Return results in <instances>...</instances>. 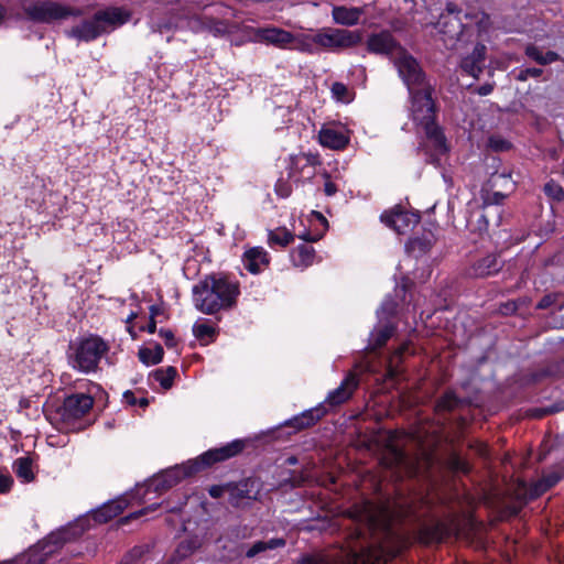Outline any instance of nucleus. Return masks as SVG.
<instances>
[{"label": "nucleus", "instance_id": "obj_25", "mask_svg": "<svg viewBox=\"0 0 564 564\" xmlns=\"http://www.w3.org/2000/svg\"><path fill=\"white\" fill-rule=\"evenodd\" d=\"M364 14L361 8L352 7L347 8L344 6L334 7L332 10L333 20L337 24L352 26L359 22L360 17Z\"/></svg>", "mask_w": 564, "mask_h": 564}, {"label": "nucleus", "instance_id": "obj_45", "mask_svg": "<svg viewBox=\"0 0 564 564\" xmlns=\"http://www.w3.org/2000/svg\"><path fill=\"white\" fill-rule=\"evenodd\" d=\"M228 535L232 539H246L249 536L248 528L247 527H235L228 530Z\"/></svg>", "mask_w": 564, "mask_h": 564}, {"label": "nucleus", "instance_id": "obj_62", "mask_svg": "<svg viewBox=\"0 0 564 564\" xmlns=\"http://www.w3.org/2000/svg\"><path fill=\"white\" fill-rule=\"evenodd\" d=\"M137 404L140 405L141 408H145L149 404V401L145 398H141L138 400Z\"/></svg>", "mask_w": 564, "mask_h": 564}, {"label": "nucleus", "instance_id": "obj_36", "mask_svg": "<svg viewBox=\"0 0 564 564\" xmlns=\"http://www.w3.org/2000/svg\"><path fill=\"white\" fill-rule=\"evenodd\" d=\"M294 240V235L285 228L270 230L268 234V242L270 246L285 247Z\"/></svg>", "mask_w": 564, "mask_h": 564}, {"label": "nucleus", "instance_id": "obj_30", "mask_svg": "<svg viewBox=\"0 0 564 564\" xmlns=\"http://www.w3.org/2000/svg\"><path fill=\"white\" fill-rule=\"evenodd\" d=\"M291 258L295 267L306 268L313 263L314 249L307 243H302L292 250Z\"/></svg>", "mask_w": 564, "mask_h": 564}, {"label": "nucleus", "instance_id": "obj_18", "mask_svg": "<svg viewBox=\"0 0 564 564\" xmlns=\"http://www.w3.org/2000/svg\"><path fill=\"white\" fill-rule=\"evenodd\" d=\"M486 55V46L484 44H477L471 54L466 56L462 61V69L468 75L478 78L482 70Z\"/></svg>", "mask_w": 564, "mask_h": 564}, {"label": "nucleus", "instance_id": "obj_7", "mask_svg": "<svg viewBox=\"0 0 564 564\" xmlns=\"http://www.w3.org/2000/svg\"><path fill=\"white\" fill-rule=\"evenodd\" d=\"M22 10L29 20L37 23H53L83 14L80 9L48 0H23Z\"/></svg>", "mask_w": 564, "mask_h": 564}, {"label": "nucleus", "instance_id": "obj_43", "mask_svg": "<svg viewBox=\"0 0 564 564\" xmlns=\"http://www.w3.org/2000/svg\"><path fill=\"white\" fill-rule=\"evenodd\" d=\"M543 73V69L541 68H535V67H532V68H523V69H520V72L518 73L517 75V79L520 80V82H525L528 80L530 77H540Z\"/></svg>", "mask_w": 564, "mask_h": 564}, {"label": "nucleus", "instance_id": "obj_58", "mask_svg": "<svg viewBox=\"0 0 564 564\" xmlns=\"http://www.w3.org/2000/svg\"><path fill=\"white\" fill-rule=\"evenodd\" d=\"M492 90H494L492 84H484L477 88V93L480 96H487V95L491 94Z\"/></svg>", "mask_w": 564, "mask_h": 564}, {"label": "nucleus", "instance_id": "obj_57", "mask_svg": "<svg viewBox=\"0 0 564 564\" xmlns=\"http://www.w3.org/2000/svg\"><path fill=\"white\" fill-rule=\"evenodd\" d=\"M123 401L129 405H137L138 399L134 397V393L131 391H126L123 393Z\"/></svg>", "mask_w": 564, "mask_h": 564}, {"label": "nucleus", "instance_id": "obj_14", "mask_svg": "<svg viewBox=\"0 0 564 564\" xmlns=\"http://www.w3.org/2000/svg\"><path fill=\"white\" fill-rule=\"evenodd\" d=\"M256 37L259 42L289 50L292 40V33L275 26L260 28L256 31Z\"/></svg>", "mask_w": 564, "mask_h": 564}, {"label": "nucleus", "instance_id": "obj_15", "mask_svg": "<svg viewBox=\"0 0 564 564\" xmlns=\"http://www.w3.org/2000/svg\"><path fill=\"white\" fill-rule=\"evenodd\" d=\"M502 268V261L497 254L490 253L476 260L467 270L470 278H486L498 273Z\"/></svg>", "mask_w": 564, "mask_h": 564}, {"label": "nucleus", "instance_id": "obj_32", "mask_svg": "<svg viewBox=\"0 0 564 564\" xmlns=\"http://www.w3.org/2000/svg\"><path fill=\"white\" fill-rule=\"evenodd\" d=\"M13 470L24 482H30L34 479L32 459L30 457H20L15 459L13 463Z\"/></svg>", "mask_w": 564, "mask_h": 564}, {"label": "nucleus", "instance_id": "obj_2", "mask_svg": "<svg viewBox=\"0 0 564 564\" xmlns=\"http://www.w3.org/2000/svg\"><path fill=\"white\" fill-rule=\"evenodd\" d=\"M393 64L409 91L412 120L421 126L427 140L438 154L447 152L446 138L436 124V105L434 85L426 77L419 62L405 50H397Z\"/></svg>", "mask_w": 564, "mask_h": 564}, {"label": "nucleus", "instance_id": "obj_38", "mask_svg": "<svg viewBox=\"0 0 564 564\" xmlns=\"http://www.w3.org/2000/svg\"><path fill=\"white\" fill-rule=\"evenodd\" d=\"M427 540L440 542L449 533L448 528L443 522H435L431 528L426 529Z\"/></svg>", "mask_w": 564, "mask_h": 564}, {"label": "nucleus", "instance_id": "obj_13", "mask_svg": "<svg viewBox=\"0 0 564 564\" xmlns=\"http://www.w3.org/2000/svg\"><path fill=\"white\" fill-rule=\"evenodd\" d=\"M380 219L398 235H405L420 223V215L404 210L401 207H394L389 212H384Z\"/></svg>", "mask_w": 564, "mask_h": 564}, {"label": "nucleus", "instance_id": "obj_64", "mask_svg": "<svg viewBox=\"0 0 564 564\" xmlns=\"http://www.w3.org/2000/svg\"><path fill=\"white\" fill-rule=\"evenodd\" d=\"M301 238H302L305 242H308V241H315V240H316L315 238H312L310 235H306V234H303V236H301Z\"/></svg>", "mask_w": 564, "mask_h": 564}, {"label": "nucleus", "instance_id": "obj_49", "mask_svg": "<svg viewBox=\"0 0 564 564\" xmlns=\"http://www.w3.org/2000/svg\"><path fill=\"white\" fill-rule=\"evenodd\" d=\"M160 336L164 339V343L167 347H174L175 346V338L174 334L170 329H160L159 332Z\"/></svg>", "mask_w": 564, "mask_h": 564}, {"label": "nucleus", "instance_id": "obj_53", "mask_svg": "<svg viewBox=\"0 0 564 564\" xmlns=\"http://www.w3.org/2000/svg\"><path fill=\"white\" fill-rule=\"evenodd\" d=\"M517 310H518V303L516 301H510V302L503 304L500 308V311L503 314H513L517 312Z\"/></svg>", "mask_w": 564, "mask_h": 564}, {"label": "nucleus", "instance_id": "obj_42", "mask_svg": "<svg viewBox=\"0 0 564 564\" xmlns=\"http://www.w3.org/2000/svg\"><path fill=\"white\" fill-rule=\"evenodd\" d=\"M332 94L339 101H347L348 89L343 83H334L332 85Z\"/></svg>", "mask_w": 564, "mask_h": 564}, {"label": "nucleus", "instance_id": "obj_33", "mask_svg": "<svg viewBox=\"0 0 564 564\" xmlns=\"http://www.w3.org/2000/svg\"><path fill=\"white\" fill-rule=\"evenodd\" d=\"M138 355L144 365H156L162 361L164 350L161 345L155 344L153 348H141Z\"/></svg>", "mask_w": 564, "mask_h": 564}, {"label": "nucleus", "instance_id": "obj_17", "mask_svg": "<svg viewBox=\"0 0 564 564\" xmlns=\"http://www.w3.org/2000/svg\"><path fill=\"white\" fill-rule=\"evenodd\" d=\"M358 384V377L352 372L348 373L340 386L328 393L326 402L332 406L343 404L350 399Z\"/></svg>", "mask_w": 564, "mask_h": 564}, {"label": "nucleus", "instance_id": "obj_10", "mask_svg": "<svg viewBox=\"0 0 564 564\" xmlns=\"http://www.w3.org/2000/svg\"><path fill=\"white\" fill-rule=\"evenodd\" d=\"M318 51L339 52L356 46L361 41L359 32L346 29H322L317 31Z\"/></svg>", "mask_w": 564, "mask_h": 564}, {"label": "nucleus", "instance_id": "obj_20", "mask_svg": "<svg viewBox=\"0 0 564 564\" xmlns=\"http://www.w3.org/2000/svg\"><path fill=\"white\" fill-rule=\"evenodd\" d=\"M270 262L268 252L261 247H254L243 254L245 268L251 273H259Z\"/></svg>", "mask_w": 564, "mask_h": 564}, {"label": "nucleus", "instance_id": "obj_4", "mask_svg": "<svg viewBox=\"0 0 564 564\" xmlns=\"http://www.w3.org/2000/svg\"><path fill=\"white\" fill-rule=\"evenodd\" d=\"M243 448L245 443L236 440L221 447L209 449L196 459L167 468L155 475L149 481L148 487L155 492H164L185 477L193 476L215 463L229 459L239 454Z\"/></svg>", "mask_w": 564, "mask_h": 564}, {"label": "nucleus", "instance_id": "obj_34", "mask_svg": "<svg viewBox=\"0 0 564 564\" xmlns=\"http://www.w3.org/2000/svg\"><path fill=\"white\" fill-rule=\"evenodd\" d=\"M176 369L172 366L166 368H159L151 373V377L158 381L163 389H170L176 377Z\"/></svg>", "mask_w": 564, "mask_h": 564}, {"label": "nucleus", "instance_id": "obj_51", "mask_svg": "<svg viewBox=\"0 0 564 564\" xmlns=\"http://www.w3.org/2000/svg\"><path fill=\"white\" fill-rule=\"evenodd\" d=\"M155 314H156L155 306H151V318H150V322L147 325V327L142 328L143 330H147L150 334H153L156 330V322L154 319Z\"/></svg>", "mask_w": 564, "mask_h": 564}, {"label": "nucleus", "instance_id": "obj_23", "mask_svg": "<svg viewBox=\"0 0 564 564\" xmlns=\"http://www.w3.org/2000/svg\"><path fill=\"white\" fill-rule=\"evenodd\" d=\"M318 163V158L311 153L291 155L289 176L299 180L304 175L305 169H313Z\"/></svg>", "mask_w": 564, "mask_h": 564}, {"label": "nucleus", "instance_id": "obj_24", "mask_svg": "<svg viewBox=\"0 0 564 564\" xmlns=\"http://www.w3.org/2000/svg\"><path fill=\"white\" fill-rule=\"evenodd\" d=\"M507 196V192L495 191L491 188L482 191L484 209L490 212L491 214H495L496 226H499L501 224L499 205L505 200Z\"/></svg>", "mask_w": 564, "mask_h": 564}, {"label": "nucleus", "instance_id": "obj_48", "mask_svg": "<svg viewBox=\"0 0 564 564\" xmlns=\"http://www.w3.org/2000/svg\"><path fill=\"white\" fill-rule=\"evenodd\" d=\"M275 193L282 197V198H286L290 196L291 194V187L289 184L280 181L278 182V184L275 185Z\"/></svg>", "mask_w": 564, "mask_h": 564}, {"label": "nucleus", "instance_id": "obj_28", "mask_svg": "<svg viewBox=\"0 0 564 564\" xmlns=\"http://www.w3.org/2000/svg\"><path fill=\"white\" fill-rule=\"evenodd\" d=\"M564 477V470L558 466V470H553L545 474L532 488L530 496L532 498L539 497L551 487L555 486Z\"/></svg>", "mask_w": 564, "mask_h": 564}, {"label": "nucleus", "instance_id": "obj_1", "mask_svg": "<svg viewBox=\"0 0 564 564\" xmlns=\"http://www.w3.org/2000/svg\"><path fill=\"white\" fill-rule=\"evenodd\" d=\"M356 524V543L351 546L354 557L362 562H377L395 556L404 543L395 528L397 522L414 517L411 503L405 500L392 505H375L365 501L349 511Z\"/></svg>", "mask_w": 564, "mask_h": 564}, {"label": "nucleus", "instance_id": "obj_56", "mask_svg": "<svg viewBox=\"0 0 564 564\" xmlns=\"http://www.w3.org/2000/svg\"><path fill=\"white\" fill-rule=\"evenodd\" d=\"M227 489V487L223 486H212L208 490L209 495L213 498H219L223 496L224 491Z\"/></svg>", "mask_w": 564, "mask_h": 564}, {"label": "nucleus", "instance_id": "obj_11", "mask_svg": "<svg viewBox=\"0 0 564 564\" xmlns=\"http://www.w3.org/2000/svg\"><path fill=\"white\" fill-rule=\"evenodd\" d=\"M94 405V399L85 393H75L66 397L56 409V416L68 429L77 420L85 416Z\"/></svg>", "mask_w": 564, "mask_h": 564}, {"label": "nucleus", "instance_id": "obj_16", "mask_svg": "<svg viewBox=\"0 0 564 564\" xmlns=\"http://www.w3.org/2000/svg\"><path fill=\"white\" fill-rule=\"evenodd\" d=\"M368 50L376 54H387L393 59L397 50H402L394 41L390 32H380L369 36L367 41Z\"/></svg>", "mask_w": 564, "mask_h": 564}, {"label": "nucleus", "instance_id": "obj_21", "mask_svg": "<svg viewBox=\"0 0 564 564\" xmlns=\"http://www.w3.org/2000/svg\"><path fill=\"white\" fill-rule=\"evenodd\" d=\"M253 481L243 480L236 485H230L227 487L229 492L228 502L232 507H241L245 500L256 499V492H252L251 486Z\"/></svg>", "mask_w": 564, "mask_h": 564}, {"label": "nucleus", "instance_id": "obj_29", "mask_svg": "<svg viewBox=\"0 0 564 564\" xmlns=\"http://www.w3.org/2000/svg\"><path fill=\"white\" fill-rule=\"evenodd\" d=\"M394 333V326L391 323H387L383 326L376 328L370 334L369 349L376 350L381 348L392 337Z\"/></svg>", "mask_w": 564, "mask_h": 564}, {"label": "nucleus", "instance_id": "obj_60", "mask_svg": "<svg viewBox=\"0 0 564 564\" xmlns=\"http://www.w3.org/2000/svg\"><path fill=\"white\" fill-rule=\"evenodd\" d=\"M213 31H214L215 34L225 33L226 32V25L223 22H220V21H216V22H214Z\"/></svg>", "mask_w": 564, "mask_h": 564}, {"label": "nucleus", "instance_id": "obj_31", "mask_svg": "<svg viewBox=\"0 0 564 564\" xmlns=\"http://www.w3.org/2000/svg\"><path fill=\"white\" fill-rule=\"evenodd\" d=\"M525 55L540 65H547L560 59V55L556 52L547 51L543 54L538 46L532 44L525 47Z\"/></svg>", "mask_w": 564, "mask_h": 564}, {"label": "nucleus", "instance_id": "obj_61", "mask_svg": "<svg viewBox=\"0 0 564 564\" xmlns=\"http://www.w3.org/2000/svg\"><path fill=\"white\" fill-rule=\"evenodd\" d=\"M456 469H459L464 473H468V467L466 466L465 463H462L459 462L458 459L456 460V466H455Z\"/></svg>", "mask_w": 564, "mask_h": 564}, {"label": "nucleus", "instance_id": "obj_8", "mask_svg": "<svg viewBox=\"0 0 564 564\" xmlns=\"http://www.w3.org/2000/svg\"><path fill=\"white\" fill-rule=\"evenodd\" d=\"M86 521L87 519H79L75 525L51 533L44 541L29 550L25 564H44L61 545L84 532Z\"/></svg>", "mask_w": 564, "mask_h": 564}, {"label": "nucleus", "instance_id": "obj_22", "mask_svg": "<svg viewBox=\"0 0 564 564\" xmlns=\"http://www.w3.org/2000/svg\"><path fill=\"white\" fill-rule=\"evenodd\" d=\"M325 414L326 409L321 404L292 417L286 424L296 430L307 429L318 422Z\"/></svg>", "mask_w": 564, "mask_h": 564}, {"label": "nucleus", "instance_id": "obj_39", "mask_svg": "<svg viewBox=\"0 0 564 564\" xmlns=\"http://www.w3.org/2000/svg\"><path fill=\"white\" fill-rule=\"evenodd\" d=\"M193 333L199 340L212 339L215 336V327L206 323H196Z\"/></svg>", "mask_w": 564, "mask_h": 564}, {"label": "nucleus", "instance_id": "obj_41", "mask_svg": "<svg viewBox=\"0 0 564 564\" xmlns=\"http://www.w3.org/2000/svg\"><path fill=\"white\" fill-rule=\"evenodd\" d=\"M198 547V543L196 541H183L180 543L176 553L181 557H186L192 554Z\"/></svg>", "mask_w": 564, "mask_h": 564}, {"label": "nucleus", "instance_id": "obj_9", "mask_svg": "<svg viewBox=\"0 0 564 564\" xmlns=\"http://www.w3.org/2000/svg\"><path fill=\"white\" fill-rule=\"evenodd\" d=\"M459 13L457 6L449 2L446 4V12L440 17L437 22L438 32L447 48H455L468 31L463 24Z\"/></svg>", "mask_w": 564, "mask_h": 564}, {"label": "nucleus", "instance_id": "obj_3", "mask_svg": "<svg viewBox=\"0 0 564 564\" xmlns=\"http://www.w3.org/2000/svg\"><path fill=\"white\" fill-rule=\"evenodd\" d=\"M193 303L197 311L214 315L237 305L240 285L223 273H212L200 279L192 289Z\"/></svg>", "mask_w": 564, "mask_h": 564}, {"label": "nucleus", "instance_id": "obj_55", "mask_svg": "<svg viewBox=\"0 0 564 564\" xmlns=\"http://www.w3.org/2000/svg\"><path fill=\"white\" fill-rule=\"evenodd\" d=\"M158 507V505H152L150 507H147L144 509H141L140 511L138 512H133L131 513L129 517H127L124 519V521H127L128 519H134V518H139L140 516H143V514H147L149 511H152V510H155Z\"/></svg>", "mask_w": 564, "mask_h": 564}, {"label": "nucleus", "instance_id": "obj_52", "mask_svg": "<svg viewBox=\"0 0 564 564\" xmlns=\"http://www.w3.org/2000/svg\"><path fill=\"white\" fill-rule=\"evenodd\" d=\"M554 303V297L552 295L543 296L540 302L536 304V308L545 310L549 308Z\"/></svg>", "mask_w": 564, "mask_h": 564}, {"label": "nucleus", "instance_id": "obj_44", "mask_svg": "<svg viewBox=\"0 0 564 564\" xmlns=\"http://www.w3.org/2000/svg\"><path fill=\"white\" fill-rule=\"evenodd\" d=\"M299 564H332V563L326 556L317 554V555H308V556L303 557V560Z\"/></svg>", "mask_w": 564, "mask_h": 564}, {"label": "nucleus", "instance_id": "obj_46", "mask_svg": "<svg viewBox=\"0 0 564 564\" xmlns=\"http://www.w3.org/2000/svg\"><path fill=\"white\" fill-rule=\"evenodd\" d=\"M13 479L9 474L0 473V494H6L11 489Z\"/></svg>", "mask_w": 564, "mask_h": 564}, {"label": "nucleus", "instance_id": "obj_54", "mask_svg": "<svg viewBox=\"0 0 564 564\" xmlns=\"http://www.w3.org/2000/svg\"><path fill=\"white\" fill-rule=\"evenodd\" d=\"M410 245H411L412 249L419 248V249H420V250H422V251H426V250H429V249H430V247H431V242H430V241H427V242H423V241H422V240H420V239H413V240H411Z\"/></svg>", "mask_w": 564, "mask_h": 564}, {"label": "nucleus", "instance_id": "obj_47", "mask_svg": "<svg viewBox=\"0 0 564 564\" xmlns=\"http://www.w3.org/2000/svg\"><path fill=\"white\" fill-rule=\"evenodd\" d=\"M395 312V303L392 300H386L380 310L378 311L379 315L388 314L392 315Z\"/></svg>", "mask_w": 564, "mask_h": 564}, {"label": "nucleus", "instance_id": "obj_59", "mask_svg": "<svg viewBox=\"0 0 564 564\" xmlns=\"http://www.w3.org/2000/svg\"><path fill=\"white\" fill-rule=\"evenodd\" d=\"M324 192L327 196H333L336 194L337 187L333 182L327 181L324 185Z\"/></svg>", "mask_w": 564, "mask_h": 564}, {"label": "nucleus", "instance_id": "obj_40", "mask_svg": "<svg viewBox=\"0 0 564 564\" xmlns=\"http://www.w3.org/2000/svg\"><path fill=\"white\" fill-rule=\"evenodd\" d=\"M545 194L556 200H561L564 197L563 188L554 182H549L544 185Z\"/></svg>", "mask_w": 564, "mask_h": 564}, {"label": "nucleus", "instance_id": "obj_19", "mask_svg": "<svg viewBox=\"0 0 564 564\" xmlns=\"http://www.w3.org/2000/svg\"><path fill=\"white\" fill-rule=\"evenodd\" d=\"M127 506L128 501L126 498H118L94 510L90 516L96 522L104 523L119 516L127 508Z\"/></svg>", "mask_w": 564, "mask_h": 564}, {"label": "nucleus", "instance_id": "obj_6", "mask_svg": "<svg viewBox=\"0 0 564 564\" xmlns=\"http://www.w3.org/2000/svg\"><path fill=\"white\" fill-rule=\"evenodd\" d=\"M107 351L108 345L99 336L80 338L69 346L68 364L80 372H94Z\"/></svg>", "mask_w": 564, "mask_h": 564}, {"label": "nucleus", "instance_id": "obj_50", "mask_svg": "<svg viewBox=\"0 0 564 564\" xmlns=\"http://www.w3.org/2000/svg\"><path fill=\"white\" fill-rule=\"evenodd\" d=\"M564 408L563 406H560L558 404L556 405H552L550 408H543V409H538L534 411V415L538 416V417H541L545 414H549V413H555V412H558L561 410H563Z\"/></svg>", "mask_w": 564, "mask_h": 564}, {"label": "nucleus", "instance_id": "obj_5", "mask_svg": "<svg viewBox=\"0 0 564 564\" xmlns=\"http://www.w3.org/2000/svg\"><path fill=\"white\" fill-rule=\"evenodd\" d=\"M130 19L129 12L120 8H109L96 12L93 18L84 20L79 24L66 31L67 36L82 42H91L107 32L124 24Z\"/></svg>", "mask_w": 564, "mask_h": 564}, {"label": "nucleus", "instance_id": "obj_63", "mask_svg": "<svg viewBox=\"0 0 564 564\" xmlns=\"http://www.w3.org/2000/svg\"><path fill=\"white\" fill-rule=\"evenodd\" d=\"M405 349V347H400L398 348L395 351H394V355H393V358H397V357H400L403 352V350Z\"/></svg>", "mask_w": 564, "mask_h": 564}, {"label": "nucleus", "instance_id": "obj_12", "mask_svg": "<svg viewBox=\"0 0 564 564\" xmlns=\"http://www.w3.org/2000/svg\"><path fill=\"white\" fill-rule=\"evenodd\" d=\"M285 546V540L273 538L240 545L239 555L246 560L262 561L275 557V551Z\"/></svg>", "mask_w": 564, "mask_h": 564}, {"label": "nucleus", "instance_id": "obj_27", "mask_svg": "<svg viewBox=\"0 0 564 564\" xmlns=\"http://www.w3.org/2000/svg\"><path fill=\"white\" fill-rule=\"evenodd\" d=\"M318 139L323 147L334 150L344 149L348 143V138L341 131L333 128H323Z\"/></svg>", "mask_w": 564, "mask_h": 564}, {"label": "nucleus", "instance_id": "obj_35", "mask_svg": "<svg viewBox=\"0 0 564 564\" xmlns=\"http://www.w3.org/2000/svg\"><path fill=\"white\" fill-rule=\"evenodd\" d=\"M488 185L491 189L495 188H503L507 193H511L514 189V182L511 180L510 174H507L505 172L502 173H494L489 181Z\"/></svg>", "mask_w": 564, "mask_h": 564}, {"label": "nucleus", "instance_id": "obj_26", "mask_svg": "<svg viewBox=\"0 0 564 564\" xmlns=\"http://www.w3.org/2000/svg\"><path fill=\"white\" fill-rule=\"evenodd\" d=\"M317 32L314 34L308 33H292L291 45L289 50H296L302 53L316 54L318 53Z\"/></svg>", "mask_w": 564, "mask_h": 564}, {"label": "nucleus", "instance_id": "obj_37", "mask_svg": "<svg viewBox=\"0 0 564 564\" xmlns=\"http://www.w3.org/2000/svg\"><path fill=\"white\" fill-rule=\"evenodd\" d=\"M490 212L485 210L481 213H474L473 217H477V226H474L473 220H468V227L471 230H478L480 234L488 229L489 223L494 220Z\"/></svg>", "mask_w": 564, "mask_h": 564}]
</instances>
